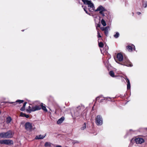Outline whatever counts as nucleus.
Wrapping results in <instances>:
<instances>
[{
    "mask_svg": "<svg viewBox=\"0 0 147 147\" xmlns=\"http://www.w3.org/2000/svg\"><path fill=\"white\" fill-rule=\"evenodd\" d=\"M77 109H79V115L81 114L82 115L81 112L83 111L84 109V107L82 106H79V107H77Z\"/></svg>",
    "mask_w": 147,
    "mask_h": 147,
    "instance_id": "2eb2a0df",
    "label": "nucleus"
},
{
    "mask_svg": "<svg viewBox=\"0 0 147 147\" xmlns=\"http://www.w3.org/2000/svg\"><path fill=\"white\" fill-rule=\"evenodd\" d=\"M85 4L87 5L88 9L90 12H93L95 10V7L94 4L90 1L88 0H82Z\"/></svg>",
    "mask_w": 147,
    "mask_h": 147,
    "instance_id": "f03ea898",
    "label": "nucleus"
},
{
    "mask_svg": "<svg viewBox=\"0 0 147 147\" xmlns=\"http://www.w3.org/2000/svg\"><path fill=\"white\" fill-rule=\"evenodd\" d=\"M133 15L134 14V13H133Z\"/></svg>",
    "mask_w": 147,
    "mask_h": 147,
    "instance_id": "c03bdc74",
    "label": "nucleus"
},
{
    "mask_svg": "<svg viewBox=\"0 0 147 147\" xmlns=\"http://www.w3.org/2000/svg\"><path fill=\"white\" fill-rule=\"evenodd\" d=\"M87 14H88V15H90V16H91V15H90V13H88H88H87Z\"/></svg>",
    "mask_w": 147,
    "mask_h": 147,
    "instance_id": "79ce46f5",
    "label": "nucleus"
},
{
    "mask_svg": "<svg viewBox=\"0 0 147 147\" xmlns=\"http://www.w3.org/2000/svg\"><path fill=\"white\" fill-rule=\"evenodd\" d=\"M119 34L118 32H116L115 34L113 35V36L116 38H118L119 36Z\"/></svg>",
    "mask_w": 147,
    "mask_h": 147,
    "instance_id": "aec40b11",
    "label": "nucleus"
},
{
    "mask_svg": "<svg viewBox=\"0 0 147 147\" xmlns=\"http://www.w3.org/2000/svg\"><path fill=\"white\" fill-rule=\"evenodd\" d=\"M109 74L112 77H115V75L113 71H111L109 72Z\"/></svg>",
    "mask_w": 147,
    "mask_h": 147,
    "instance_id": "6ab92c4d",
    "label": "nucleus"
},
{
    "mask_svg": "<svg viewBox=\"0 0 147 147\" xmlns=\"http://www.w3.org/2000/svg\"><path fill=\"white\" fill-rule=\"evenodd\" d=\"M101 23L102 25L104 26H105L106 25V24L105 21L103 19H102L101 21Z\"/></svg>",
    "mask_w": 147,
    "mask_h": 147,
    "instance_id": "4be33fe9",
    "label": "nucleus"
},
{
    "mask_svg": "<svg viewBox=\"0 0 147 147\" xmlns=\"http://www.w3.org/2000/svg\"><path fill=\"white\" fill-rule=\"evenodd\" d=\"M27 102H24V103L23 104V106L25 107L26 104H27Z\"/></svg>",
    "mask_w": 147,
    "mask_h": 147,
    "instance_id": "e433bc0d",
    "label": "nucleus"
},
{
    "mask_svg": "<svg viewBox=\"0 0 147 147\" xmlns=\"http://www.w3.org/2000/svg\"><path fill=\"white\" fill-rule=\"evenodd\" d=\"M127 90H129L131 88L130 81L129 79H127Z\"/></svg>",
    "mask_w": 147,
    "mask_h": 147,
    "instance_id": "dca6fc26",
    "label": "nucleus"
},
{
    "mask_svg": "<svg viewBox=\"0 0 147 147\" xmlns=\"http://www.w3.org/2000/svg\"><path fill=\"white\" fill-rule=\"evenodd\" d=\"M102 97H103V96L102 95H101L100 96H98L96 98V100H99L100 98Z\"/></svg>",
    "mask_w": 147,
    "mask_h": 147,
    "instance_id": "c85d7f7f",
    "label": "nucleus"
},
{
    "mask_svg": "<svg viewBox=\"0 0 147 147\" xmlns=\"http://www.w3.org/2000/svg\"><path fill=\"white\" fill-rule=\"evenodd\" d=\"M136 144H141L144 142V140L142 138H138L135 139Z\"/></svg>",
    "mask_w": 147,
    "mask_h": 147,
    "instance_id": "9d476101",
    "label": "nucleus"
},
{
    "mask_svg": "<svg viewBox=\"0 0 147 147\" xmlns=\"http://www.w3.org/2000/svg\"><path fill=\"white\" fill-rule=\"evenodd\" d=\"M6 122L7 123H10L11 120V118L10 117H8L7 119H6Z\"/></svg>",
    "mask_w": 147,
    "mask_h": 147,
    "instance_id": "5701e85b",
    "label": "nucleus"
},
{
    "mask_svg": "<svg viewBox=\"0 0 147 147\" xmlns=\"http://www.w3.org/2000/svg\"><path fill=\"white\" fill-rule=\"evenodd\" d=\"M106 9L104 7H103L102 5H100L98 6L96 9H95V10L94 11L97 12L99 11V12H100L105 11H106Z\"/></svg>",
    "mask_w": 147,
    "mask_h": 147,
    "instance_id": "6e6552de",
    "label": "nucleus"
},
{
    "mask_svg": "<svg viewBox=\"0 0 147 147\" xmlns=\"http://www.w3.org/2000/svg\"><path fill=\"white\" fill-rule=\"evenodd\" d=\"M24 31V30H22V31Z\"/></svg>",
    "mask_w": 147,
    "mask_h": 147,
    "instance_id": "37998d69",
    "label": "nucleus"
},
{
    "mask_svg": "<svg viewBox=\"0 0 147 147\" xmlns=\"http://www.w3.org/2000/svg\"><path fill=\"white\" fill-rule=\"evenodd\" d=\"M24 116L26 118H28L29 117V115H26L24 114Z\"/></svg>",
    "mask_w": 147,
    "mask_h": 147,
    "instance_id": "f704fd0d",
    "label": "nucleus"
},
{
    "mask_svg": "<svg viewBox=\"0 0 147 147\" xmlns=\"http://www.w3.org/2000/svg\"><path fill=\"white\" fill-rule=\"evenodd\" d=\"M127 49L130 52H131L133 50H135L136 49L135 46L132 44H130V45H128L126 47Z\"/></svg>",
    "mask_w": 147,
    "mask_h": 147,
    "instance_id": "0eeeda50",
    "label": "nucleus"
},
{
    "mask_svg": "<svg viewBox=\"0 0 147 147\" xmlns=\"http://www.w3.org/2000/svg\"><path fill=\"white\" fill-rule=\"evenodd\" d=\"M24 101L23 100H18L16 101V102H18L19 104L22 103L24 102Z\"/></svg>",
    "mask_w": 147,
    "mask_h": 147,
    "instance_id": "cd10ccee",
    "label": "nucleus"
},
{
    "mask_svg": "<svg viewBox=\"0 0 147 147\" xmlns=\"http://www.w3.org/2000/svg\"><path fill=\"white\" fill-rule=\"evenodd\" d=\"M41 109V107L40 105H36L35 106H32V112H34L36 111H38Z\"/></svg>",
    "mask_w": 147,
    "mask_h": 147,
    "instance_id": "9b49d317",
    "label": "nucleus"
},
{
    "mask_svg": "<svg viewBox=\"0 0 147 147\" xmlns=\"http://www.w3.org/2000/svg\"><path fill=\"white\" fill-rule=\"evenodd\" d=\"M137 13L138 15H140V14H141V13L140 12H137Z\"/></svg>",
    "mask_w": 147,
    "mask_h": 147,
    "instance_id": "4c0bfd02",
    "label": "nucleus"
},
{
    "mask_svg": "<svg viewBox=\"0 0 147 147\" xmlns=\"http://www.w3.org/2000/svg\"><path fill=\"white\" fill-rule=\"evenodd\" d=\"M46 134L45 135H40L38 136H36L35 138V139L36 140H39L41 139H43L46 136Z\"/></svg>",
    "mask_w": 147,
    "mask_h": 147,
    "instance_id": "ddd939ff",
    "label": "nucleus"
},
{
    "mask_svg": "<svg viewBox=\"0 0 147 147\" xmlns=\"http://www.w3.org/2000/svg\"><path fill=\"white\" fill-rule=\"evenodd\" d=\"M65 118L64 117H62L59 119L57 121V123L58 124H61L64 120Z\"/></svg>",
    "mask_w": 147,
    "mask_h": 147,
    "instance_id": "4468645a",
    "label": "nucleus"
},
{
    "mask_svg": "<svg viewBox=\"0 0 147 147\" xmlns=\"http://www.w3.org/2000/svg\"><path fill=\"white\" fill-rule=\"evenodd\" d=\"M95 123L98 126H100L102 125L103 120L101 115H98L95 117Z\"/></svg>",
    "mask_w": 147,
    "mask_h": 147,
    "instance_id": "20e7f679",
    "label": "nucleus"
},
{
    "mask_svg": "<svg viewBox=\"0 0 147 147\" xmlns=\"http://www.w3.org/2000/svg\"><path fill=\"white\" fill-rule=\"evenodd\" d=\"M86 128V123H84V124L83 125V126L82 127H81L80 128V129L81 130H84Z\"/></svg>",
    "mask_w": 147,
    "mask_h": 147,
    "instance_id": "bb28decb",
    "label": "nucleus"
},
{
    "mask_svg": "<svg viewBox=\"0 0 147 147\" xmlns=\"http://www.w3.org/2000/svg\"><path fill=\"white\" fill-rule=\"evenodd\" d=\"M7 103H9V104H13V103H14V105H16V104H15V103H16L15 102H7Z\"/></svg>",
    "mask_w": 147,
    "mask_h": 147,
    "instance_id": "473e14b6",
    "label": "nucleus"
},
{
    "mask_svg": "<svg viewBox=\"0 0 147 147\" xmlns=\"http://www.w3.org/2000/svg\"><path fill=\"white\" fill-rule=\"evenodd\" d=\"M1 137L2 138H10L13 136V134L11 130H9L7 132L0 133Z\"/></svg>",
    "mask_w": 147,
    "mask_h": 147,
    "instance_id": "7ed1b4c3",
    "label": "nucleus"
},
{
    "mask_svg": "<svg viewBox=\"0 0 147 147\" xmlns=\"http://www.w3.org/2000/svg\"><path fill=\"white\" fill-rule=\"evenodd\" d=\"M51 145V143L49 142H46L45 144V147L50 146Z\"/></svg>",
    "mask_w": 147,
    "mask_h": 147,
    "instance_id": "393cba45",
    "label": "nucleus"
},
{
    "mask_svg": "<svg viewBox=\"0 0 147 147\" xmlns=\"http://www.w3.org/2000/svg\"><path fill=\"white\" fill-rule=\"evenodd\" d=\"M25 129L27 131H31L32 129V123L29 122H26L25 124Z\"/></svg>",
    "mask_w": 147,
    "mask_h": 147,
    "instance_id": "423d86ee",
    "label": "nucleus"
},
{
    "mask_svg": "<svg viewBox=\"0 0 147 147\" xmlns=\"http://www.w3.org/2000/svg\"><path fill=\"white\" fill-rule=\"evenodd\" d=\"M117 57L119 61H121V63H119L116 61V62L119 64L127 67H131L133 66V65L126 57H125L123 59V57L122 54L118 53L117 55Z\"/></svg>",
    "mask_w": 147,
    "mask_h": 147,
    "instance_id": "f257e3e1",
    "label": "nucleus"
},
{
    "mask_svg": "<svg viewBox=\"0 0 147 147\" xmlns=\"http://www.w3.org/2000/svg\"><path fill=\"white\" fill-rule=\"evenodd\" d=\"M142 7L144 8H146L147 6V1H143L142 2Z\"/></svg>",
    "mask_w": 147,
    "mask_h": 147,
    "instance_id": "a211bd4d",
    "label": "nucleus"
},
{
    "mask_svg": "<svg viewBox=\"0 0 147 147\" xmlns=\"http://www.w3.org/2000/svg\"><path fill=\"white\" fill-rule=\"evenodd\" d=\"M104 98H102L99 101V102H104V101H106L107 100L108 101H110L111 100V98L110 97H103Z\"/></svg>",
    "mask_w": 147,
    "mask_h": 147,
    "instance_id": "f8f14e48",
    "label": "nucleus"
},
{
    "mask_svg": "<svg viewBox=\"0 0 147 147\" xmlns=\"http://www.w3.org/2000/svg\"><path fill=\"white\" fill-rule=\"evenodd\" d=\"M100 26V24H97V27H99Z\"/></svg>",
    "mask_w": 147,
    "mask_h": 147,
    "instance_id": "58836bf2",
    "label": "nucleus"
},
{
    "mask_svg": "<svg viewBox=\"0 0 147 147\" xmlns=\"http://www.w3.org/2000/svg\"><path fill=\"white\" fill-rule=\"evenodd\" d=\"M56 147H62L60 146H56Z\"/></svg>",
    "mask_w": 147,
    "mask_h": 147,
    "instance_id": "a19ab883",
    "label": "nucleus"
},
{
    "mask_svg": "<svg viewBox=\"0 0 147 147\" xmlns=\"http://www.w3.org/2000/svg\"><path fill=\"white\" fill-rule=\"evenodd\" d=\"M98 38H101V36L100 35V34L98 32Z\"/></svg>",
    "mask_w": 147,
    "mask_h": 147,
    "instance_id": "72a5a7b5",
    "label": "nucleus"
},
{
    "mask_svg": "<svg viewBox=\"0 0 147 147\" xmlns=\"http://www.w3.org/2000/svg\"><path fill=\"white\" fill-rule=\"evenodd\" d=\"M84 11H85V12L86 13H88V11H87V10H86V9L85 8H84Z\"/></svg>",
    "mask_w": 147,
    "mask_h": 147,
    "instance_id": "c9c22d12",
    "label": "nucleus"
},
{
    "mask_svg": "<svg viewBox=\"0 0 147 147\" xmlns=\"http://www.w3.org/2000/svg\"><path fill=\"white\" fill-rule=\"evenodd\" d=\"M98 46L102 48L104 46V44L102 42H98Z\"/></svg>",
    "mask_w": 147,
    "mask_h": 147,
    "instance_id": "a878e982",
    "label": "nucleus"
},
{
    "mask_svg": "<svg viewBox=\"0 0 147 147\" xmlns=\"http://www.w3.org/2000/svg\"><path fill=\"white\" fill-rule=\"evenodd\" d=\"M25 110V107H24L23 106L20 109V110L22 111H24Z\"/></svg>",
    "mask_w": 147,
    "mask_h": 147,
    "instance_id": "c756f323",
    "label": "nucleus"
},
{
    "mask_svg": "<svg viewBox=\"0 0 147 147\" xmlns=\"http://www.w3.org/2000/svg\"><path fill=\"white\" fill-rule=\"evenodd\" d=\"M32 106H33L32 105H31L28 107V110L29 111V112L30 113H31V112H32Z\"/></svg>",
    "mask_w": 147,
    "mask_h": 147,
    "instance_id": "b1692460",
    "label": "nucleus"
},
{
    "mask_svg": "<svg viewBox=\"0 0 147 147\" xmlns=\"http://www.w3.org/2000/svg\"><path fill=\"white\" fill-rule=\"evenodd\" d=\"M102 31H104V33L105 35L107 36L108 34L109 30V26H107L105 27L102 28H101Z\"/></svg>",
    "mask_w": 147,
    "mask_h": 147,
    "instance_id": "1a4fd4ad",
    "label": "nucleus"
},
{
    "mask_svg": "<svg viewBox=\"0 0 147 147\" xmlns=\"http://www.w3.org/2000/svg\"><path fill=\"white\" fill-rule=\"evenodd\" d=\"M0 144H5L8 145H11L13 144V141L10 140H0Z\"/></svg>",
    "mask_w": 147,
    "mask_h": 147,
    "instance_id": "39448f33",
    "label": "nucleus"
},
{
    "mask_svg": "<svg viewBox=\"0 0 147 147\" xmlns=\"http://www.w3.org/2000/svg\"><path fill=\"white\" fill-rule=\"evenodd\" d=\"M41 107V109L42 108V109L45 111L46 112H47V109H46V108L43 105V103H41L40 105Z\"/></svg>",
    "mask_w": 147,
    "mask_h": 147,
    "instance_id": "f3484780",
    "label": "nucleus"
},
{
    "mask_svg": "<svg viewBox=\"0 0 147 147\" xmlns=\"http://www.w3.org/2000/svg\"><path fill=\"white\" fill-rule=\"evenodd\" d=\"M73 143L75 144L76 143H79V142L78 140H74L73 142Z\"/></svg>",
    "mask_w": 147,
    "mask_h": 147,
    "instance_id": "2f4dec72",
    "label": "nucleus"
},
{
    "mask_svg": "<svg viewBox=\"0 0 147 147\" xmlns=\"http://www.w3.org/2000/svg\"><path fill=\"white\" fill-rule=\"evenodd\" d=\"M134 133V131L132 129H130L129 131H128L127 132V135H129L132 134Z\"/></svg>",
    "mask_w": 147,
    "mask_h": 147,
    "instance_id": "412c9836",
    "label": "nucleus"
},
{
    "mask_svg": "<svg viewBox=\"0 0 147 147\" xmlns=\"http://www.w3.org/2000/svg\"><path fill=\"white\" fill-rule=\"evenodd\" d=\"M104 11L99 12V13L101 14L102 16L104 17L105 16L104 13H103Z\"/></svg>",
    "mask_w": 147,
    "mask_h": 147,
    "instance_id": "7c9ffc66",
    "label": "nucleus"
},
{
    "mask_svg": "<svg viewBox=\"0 0 147 147\" xmlns=\"http://www.w3.org/2000/svg\"><path fill=\"white\" fill-rule=\"evenodd\" d=\"M125 79L126 80V81L127 82V79H128L127 78V76H125Z\"/></svg>",
    "mask_w": 147,
    "mask_h": 147,
    "instance_id": "ea45409f",
    "label": "nucleus"
}]
</instances>
